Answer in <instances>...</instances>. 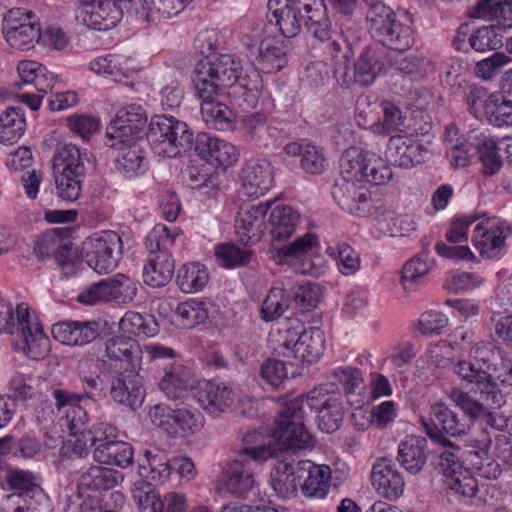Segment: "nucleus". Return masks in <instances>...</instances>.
<instances>
[{
  "label": "nucleus",
  "mask_w": 512,
  "mask_h": 512,
  "mask_svg": "<svg viewBox=\"0 0 512 512\" xmlns=\"http://www.w3.org/2000/svg\"><path fill=\"white\" fill-rule=\"evenodd\" d=\"M242 65L233 55H210L198 62L193 79L200 99L220 96L241 77Z\"/></svg>",
  "instance_id": "nucleus-2"
},
{
  "label": "nucleus",
  "mask_w": 512,
  "mask_h": 512,
  "mask_svg": "<svg viewBox=\"0 0 512 512\" xmlns=\"http://www.w3.org/2000/svg\"><path fill=\"white\" fill-rule=\"evenodd\" d=\"M511 231L509 225L498 219H486L476 225L472 242L481 255L493 258L504 246L505 239Z\"/></svg>",
  "instance_id": "nucleus-21"
},
{
  "label": "nucleus",
  "mask_w": 512,
  "mask_h": 512,
  "mask_svg": "<svg viewBox=\"0 0 512 512\" xmlns=\"http://www.w3.org/2000/svg\"><path fill=\"white\" fill-rule=\"evenodd\" d=\"M366 19L371 36L381 43L384 49L404 52L413 46L412 28L398 21L396 13L384 3L371 4Z\"/></svg>",
  "instance_id": "nucleus-6"
},
{
  "label": "nucleus",
  "mask_w": 512,
  "mask_h": 512,
  "mask_svg": "<svg viewBox=\"0 0 512 512\" xmlns=\"http://www.w3.org/2000/svg\"><path fill=\"white\" fill-rule=\"evenodd\" d=\"M222 489L235 497L245 496L255 485L254 472L245 461L227 464L221 477Z\"/></svg>",
  "instance_id": "nucleus-32"
},
{
  "label": "nucleus",
  "mask_w": 512,
  "mask_h": 512,
  "mask_svg": "<svg viewBox=\"0 0 512 512\" xmlns=\"http://www.w3.org/2000/svg\"><path fill=\"white\" fill-rule=\"evenodd\" d=\"M119 325L125 333L136 336H153L157 331L153 321L148 322L140 313L132 311L125 313Z\"/></svg>",
  "instance_id": "nucleus-61"
},
{
  "label": "nucleus",
  "mask_w": 512,
  "mask_h": 512,
  "mask_svg": "<svg viewBox=\"0 0 512 512\" xmlns=\"http://www.w3.org/2000/svg\"><path fill=\"white\" fill-rule=\"evenodd\" d=\"M484 109L489 124L496 127L512 126V100L492 93L485 99Z\"/></svg>",
  "instance_id": "nucleus-49"
},
{
  "label": "nucleus",
  "mask_w": 512,
  "mask_h": 512,
  "mask_svg": "<svg viewBox=\"0 0 512 512\" xmlns=\"http://www.w3.org/2000/svg\"><path fill=\"white\" fill-rule=\"evenodd\" d=\"M371 483L377 493L389 500L398 499L404 492L405 482L390 459L377 461L371 471Z\"/></svg>",
  "instance_id": "nucleus-23"
},
{
  "label": "nucleus",
  "mask_w": 512,
  "mask_h": 512,
  "mask_svg": "<svg viewBox=\"0 0 512 512\" xmlns=\"http://www.w3.org/2000/svg\"><path fill=\"white\" fill-rule=\"evenodd\" d=\"M297 476L304 478L300 483L302 493L306 497L324 498L329 489L330 468L324 465H315L309 460L296 462Z\"/></svg>",
  "instance_id": "nucleus-26"
},
{
  "label": "nucleus",
  "mask_w": 512,
  "mask_h": 512,
  "mask_svg": "<svg viewBox=\"0 0 512 512\" xmlns=\"http://www.w3.org/2000/svg\"><path fill=\"white\" fill-rule=\"evenodd\" d=\"M260 63L267 73L277 72L286 65V51L282 45L263 41L259 48Z\"/></svg>",
  "instance_id": "nucleus-58"
},
{
  "label": "nucleus",
  "mask_w": 512,
  "mask_h": 512,
  "mask_svg": "<svg viewBox=\"0 0 512 512\" xmlns=\"http://www.w3.org/2000/svg\"><path fill=\"white\" fill-rule=\"evenodd\" d=\"M453 370L461 379L474 385V391L481 395L487 403L486 406L500 408L505 403L504 395L493 381L492 375L482 369L478 363L460 361ZM482 417H485V423L488 426L502 431L503 413L491 412L486 407V413H483Z\"/></svg>",
  "instance_id": "nucleus-9"
},
{
  "label": "nucleus",
  "mask_w": 512,
  "mask_h": 512,
  "mask_svg": "<svg viewBox=\"0 0 512 512\" xmlns=\"http://www.w3.org/2000/svg\"><path fill=\"white\" fill-rule=\"evenodd\" d=\"M473 146L481 163V171L484 176L490 177L497 174L503 166V161L498 151L494 138L480 134L474 139Z\"/></svg>",
  "instance_id": "nucleus-42"
},
{
  "label": "nucleus",
  "mask_w": 512,
  "mask_h": 512,
  "mask_svg": "<svg viewBox=\"0 0 512 512\" xmlns=\"http://www.w3.org/2000/svg\"><path fill=\"white\" fill-rule=\"evenodd\" d=\"M2 29L9 45L16 49H29L41 38V29L34 13L23 8L9 10Z\"/></svg>",
  "instance_id": "nucleus-13"
},
{
  "label": "nucleus",
  "mask_w": 512,
  "mask_h": 512,
  "mask_svg": "<svg viewBox=\"0 0 512 512\" xmlns=\"http://www.w3.org/2000/svg\"><path fill=\"white\" fill-rule=\"evenodd\" d=\"M280 421V410L278 411V418L275 420L274 427L271 430V439L266 443L263 435L253 429L247 430L242 437L244 448L240 450L239 454L242 457H247L257 463H263L269 458L278 457L280 453L286 451L302 450L301 448H290L285 446V439H280L276 430Z\"/></svg>",
  "instance_id": "nucleus-17"
},
{
  "label": "nucleus",
  "mask_w": 512,
  "mask_h": 512,
  "mask_svg": "<svg viewBox=\"0 0 512 512\" xmlns=\"http://www.w3.org/2000/svg\"><path fill=\"white\" fill-rule=\"evenodd\" d=\"M426 149L419 143L404 139L402 136H392L385 152L386 159L394 166L411 168L424 162Z\"/></svg>",
  "instance_id": "nucleus-33"
},
{
  "label": "nucleus",
  "mask_w": 512,
  "mask_h": 512,
  "mask_svg": "<svg viewBox=\"0 0 512 512\" xmlns=\"http://www.w3.org/2000/svg\"><path fill=\"white\" fill-rule=\"evenodd\" d=\"M53 396L56 400L58 409L66 405H70V409L66 414L67 426L70 434H75L84 431H92L88 428L89 417L87 411L78 405L83 399L90 398L87 391L83 393H74L64 389H56L53 391Z\"/></svg>",
  "instance_id": "nucleus-29"
},
{
  "label": "nucleus",
  "mask_w": 512,
  "mask_h": 512,
  "mask_svg": "<svg viewBox=\"0 0 512 512\" xmlns=\"http://www.w3.org/2000/svg\"><path fill=\"white\" fill-rule=\"evenodd\" d=\"M364 181L373 185H384L392 178L391 168L386 161L373 152H369L366 160Z\"/></svg>",
  "instance_id": "nucleus-60"
},
{
  "label": "nucleus",
  "mask_w": 512,
  "mask_h": 512,
  "mask_svg": "<svg viewBox=\"0 0 512 512\" xmlns=\"http://www.w3.org/2000/svg\"><path fill=\"white\" fill-rule=\"evenodd\" d=\"M105 354L110 361L116 363L117 369L139 368L140 356L136 341L130 337L116 336L105 343Z\"/></svg>",
  "instance_id": "nucleus-37"
},
{
  "label": "nucleus",
  "mask_w": 512,
  "mask_h": 512,
  "mask_svg": "<svg viewBox=\"0 0 512 512\" xmlns=\"http://www.w3.org/2000/svg\"><path fill=\"white\" fill-rule=\"evenodd\" d=\"M133 498L141 512H162L164 503L149 483L141 482L133 489ZM167 512H185L184 497L171 494L165 498Z\"/></svg>",
  "instance_id": "nucleus-36"
},
{
  "label": "nucleus",
  "mask_w": 512,
  "mask_h": 512,
  "mask_svg": "<svg viewBox=\"0 0 512 512\" xmlns=\"http://www.w3.org/2000/svg\"><path fill=\"white\" fill-rule=\"evenodd\" d=\"M240 131L247 141H253L261 144L267 134V117L261 113L246 115L241 119Z\"/></svg>",
  "instance_id": "nucleus-59"
},
{
  "label": "nucleus",
  "mask_w": 512,
  "mask_h": 512,
  "mask_svg": "<svg viewBox=\"0 0 512 512\" xmlns=\"http://www.w3.org/2000/svg\"><path fill=\"white\" fill-rule=\"evenodd\" d=\"M393 55L383 47L368 46L354 63V81L360 86L371 85L376 77L392 67Z\"/></svg>",
  "instance_id": "nucleus-19"
},
{
  "label": "nucleus",
  "mask_w": 512,
  "mask_h": 512,
  "mask_svg": "<svg viewBox=\"0 0 512 512\" xmlns=\"http://www.w3.org/2000/svg\"><path fill=\"white\" fill-rule=\"evenodd\" d=\"M21 108L9 107L0 114V143L13 144L24 133L25 119Z\"/></svg>",
  "instance_id": "nucleus-47"
},
{
  "label": "nucleus",
  "mask_w": 512,
  "mask_h": 512,
  "mask_svg": "<svg viewBox=\"0 0 512 512\" xmlns=\"http://www.w3.org/2000/svg\"><path fill=\"white\" fill-rule=\"evenodd\" d=\"M133 448L123 441L110 440L102 431L100 442L94 448L93 457L101 464L126 468L133 463Z\"/></svg>",
  "instance_id": "nucleus-35"
},
{
  "label": "nucleus",
  "mask_w": 512,
  "mask_h": 512,
  "mask_svg": "<svg viewBox=\"0 0 512 512\" xmlns=\"http://www.w3.org/2000/svg\"><path fill=\"white\" fill-rule=\"evenodd\" d=\"M87 264L97 273L112 271L121 254V237L113 231L96 234L85 243Z\"/></svg>",
  "instance_id": "nucleus-16"
},
{
  "label": "nucleus",
  "mask_w": 512,
  "mask_h": 512,
  "mask_svg": "<svg viewBox=\"0 0 512 512\" xmlns=\"http://www.w3.org/2000/svg\"><path fill=\"white\" fill-rule=\"evenodd\" d=\"M209 281L206 267L199 262H191L182 265L177 273L176 282L181 291L196 293L201 291Z\"/></svg>",
  "instance_id": "nucleus-45"
},
{
  "label": "nucleus",
  "mask_w": 512,
  "mask_h": 512,
  "mask_svg": "<svg viewBox=\"0 0 512 512\" xmlns=\"http://www.w3.org/2000/svg\"><path fill=\"white\" fill-rule=\"evenodd\" d=\"M126 59L117 54H109L93 59L89 68L96 74L111 76L115 81L121 82L127 77L124 64Z\"/></svg>",
  "instance_id": "nucleus-53"
},
{
  "label": "nucleus",
  "mask_w": 512,
  "mask_h": 512,
  "mask_svg": "<svg viewBox=\"0 0 512 512\" xmlns=\"http://www.w3.org/2000/svg\"><path fill=\"white\" fill-rule=\"evenodd\" d=\"M396 459L408 473L417 475L427 462V440L415 435L406 436L398 445Z\"/></svg>",
  "instance_id": "nucleus-34"
},
{
  "label": "nucleus",
  "mask_w": 512,
  "mask_h": 512,
  "mask_svg": "<svg viewBox=\"0 0 512 512\" xmlns=\"http://www.w3.org/2000/svg\"><path fill=\"white\" fill-rule=\"evenodd\" d=\"M295 3L300 7V18L308 33L319 41L327 42L332 57L341 51L342 43L348 48L344 58L349 61L354 56V48L348 41L333 39L332 24L324 0H295Z\"/></svg>",
  "instance_id": "nucleus-10"
},
{
  "label": "nucleus",
  "mask_w": 512,
  "mask_h": 512,
  "mask_svg": "<svg viewBox=\"0 0 512 512\" xmlns=\"http://www.w3.org/2000/svg\"><path fill=\"white\" fill-rule=\"evenodd\" d=\"M241 180L246 195L256 198L264 195L273 181L270 164L258 159L247 161L241 172Z\"/></svg>",
  "instance_id": "nucleus-31"
},
{
  "label": "nucleus",
  "mask_w": 512,
  "mask_h": 512,
  "mask_svg": "<svg viewBox=\"0 0 512 512\" xmlns=\"http://www.w3.org/2000/svg\"><path fill=\"white\" fill-rule=\"evenodd\" d=\"M7 483L12 489L17 490L19 496L23 497L26 502L30 500L45 501L44 490L35 482L34 476L30 472L11 471L7 475Z\"/></svg>",
  "instance_id": "nucleus-48"
},
{
  "label": "nucleus",
  "mask_w": 512,
  "mask_h": 512,
  "mask_svg": "<svg viewBox=\"0 0 512 512\" xmlns=\"http://www.w3.org/2000/svg\"><path fill=\"white\" fill-rule=\"evenodd\" d=\"M57 195L65 201H76L82 192L86 173L80 149L73 144L59 145L52 158Z\"/></svg>",
  "instance_id": "nucleus-7"
},
{
  "label": "nucleus",
  "mask_w": 512,
  "mask_h": 512,
  "mask_svg": "<svg viewBox=\"0 0 512 512\" xmlns=\"http://www.w3.org/2000/svg\"><path fill=\"white\" fill-rule=\"evenodd\" d=\"M178 235V231H170L164 224L155 225L147 235L145 246L150 258L143 268V278L147 285L163 287L171 281L175 263L167 249Z\"/></svg>",
  "instance_id": "nucleus-4"
},
{
  "label": "nucleus",
  "mask_w": 512,
  "mask_h": 512,
  "mask_svg": "<svg viewBox=\"0 0 512 512\" xmlns=\"http://www.w3.org/2000/svg\"><path fill=\"white\" fill-rule=\"evenodd\" d=\"M201 100V114L208 125L220 131L233 128L235 114L227 105L216 101V98Z\"/></svg>",
  "instance_id": "nucleus-44"
},
{
  "label": "nucleus",
  "mask_w": 512,
  "mask_h": 512,
  "mask_svg": "<svg viewBox=\"0 0 512 512\" xmlns=\"http://www.w3.org/2000/svg\"><path fill=\"white\" fill-rule=\"evenodd\" d=\"M511 62L512 55H509L507 52L496 51L489 57L475 63L474 75L484 81H491Z\"/></svg>",
  "instance_id": "nucleus-52"
},
{
  "label": "nucleus",
  "mask_w": 512,
  "mask_h": 512,
  "mask_svg": "<svg viewBox=\"0 0 512 512\" xmlns=\"http://www.w3.org/2000/svg\"><path fill=\"white\" fill-rule=\"evenodd\" d=\"M196 153L215 166L229 167L238 159L236 147L226 140L212 137L207 133L199 134L195 141Z\"/></svg>",
  "instance_id": "nucleus-22"
},
{
  "label": "nucleus",
  "mask_w": 512,
  "mask_h": 512,
  "mask_svg": "<svg viewBox=\"0 0 512 512\" xmlns=\"http://www.w3.org/2000/svg\"><path fill=\"white\" fill-rule=\"evenodd\" d=\"M427 435L444 447L446 451L459 452V448L452 444L447 437H461L468 433L471 428V421L462 418L457 412L444 403H436L430 408L428 420L421 419Z\"/></svg>",
  "instance_id": "nucleus-11"
},
{
  "label": "nucleus",
  "mask_w": 512,
  "mask_h": 512,
  "mask_svg": "<svg viewBox=\"0 0 512 512\" xmlns=\"http://www.w3.org/2000/svg\"><path fill=\"white\" fill-rule=\"evenodd\" d=\"M147 139L155 154L173 158L192 147L193 132L185 122L158 116L149 125Z\"/></svg>",
  "instance_id": "nucleus-8"
},
{
  "label": "nucleus",
  "mask_w": 512,
  "mask_h": 512,
  "mask_svg": "<svg viewBox=\"0 0 512 512\" xmlns=\"http://www.w3.org/2000/svg\"><path fill=\"white\" fill-rule=\"evenodd\" d=\"M449 398L464 413L461 417L471 421V426L478 418L482 417L483 413H486L487 403L484 404L473 399L467 392L452 389Z\"/></svg>",
  "instance_id": "nucleus-56"
},
{
  "label": "nucleus",
  "mask_w": 512,
  "mask_h": 512,
  "mask_svg": "<svg viewBox=\"0 0 512 512\" xmlns=\"http://www.w3.org/2000/svg\"><path fill=\"white\" fill-rule=\"evenodd\" d=\"M268 221L273 240L281 241L291 237L295 232L300 215L291 206L277 205L272 209Z\"/></svg>",
  "instance_id": "nucleus-41"
},
{
  "label": "nucleus",
  "mask_w": 512,
  "mask_h": 512,
  "mask_svg": "<svg viewBox=\"0 0 512 512\" xmlns=\"http://www.w3.org/2000/svg\"><path fill=\"white\" fill-rule=\"evenodd\" d=\"M71 242L65 241L56 229L43 233L35 242L34 254L40 260L67 256L70 253Z\"/></svg>",
  "instance_id": "nucleus-46"
},
{
  "label": "nucleus",
  "mask_w": 512,
  "mask_h": 512,
  "mask_svg": "<svg viewBox=\"0 0 512 512\" xmlns=\"http://www.w3.org/2000/svg\"><path fill=\"white\" fill-rule=\"evenodd\" d=\"M273 349L283 357L294 358L301 363H314L324 352L325 337L321 329L311 327H285L270 335Z\"/></svg>",
  "instance_id": "nucleus-5"
},
{
  "label": "nucleus",
  "mask_w": 512,
  "mask_h": 512,
  "mask_svg": "<svg viewBox=\"0 0 512 512\" xmlns=\"http://www.w3.org/2000/svg\"><path fill=\"white\" fill-rule=\"evenodd\" d=\"M383 112L382 121L378 123L377 130L381 134H390L400 130L404 124L405 117L398 106L393 102L384 100L381 102Z\"/></svg>",
  "instance_id": "nucleus-64"
},
{
  "label": "nucleus",
  "mask_w": 512,
  "mask_h": 512,
  "mask_svg": "<svg viewBox=\"0 0 512 512\" xmlns=\"http://www.w3.org/2000/svg\"><path fill=\"white\" fill-rule=\"evenodd\" d=\"M332 381L319 385L307 395H299L285 401L280 409V421L276 434L285 439V446L306 449L312 445V436L304 426L307 410L318 413V426L326 433L339 429L344 413V394L356 393L362 384L357 369L337 368L331 373Z\"/></svg>",
  "instance_id": "nucleus-1"
},
{
  "label": "nucleus",
  "mask_w": 512,
  "mask_h": 512,
  "mask_svg": "<svg viewBox=\"0 0 512 512\" xmlns=\"http://www.w3.org/2000/svg\"><path fill=\"white\" fill-rule=\"evenodd\" d=\"M6 332L20 338L21 350L32 359L44 357L47 352L48 338L29 307L22 303L16 307V322L10 304L0 303V332Z\"/></svg>",
  "instance_id": "nucleus-3"
},
{
  "label": "nucleus",
  "mask_w": 512,
  "mask_h": 512,
  "mask_svg": "<svg viewBox=\"0 0 512 512\" xmlns=\"http://www.w3.org/2000/svg\"><path fill=\"white\" fill-rule=\"evenodd\" d=\"M175 316L182 328L189 329L204 323L208 318V311L204 302L190 300L177 305Z\"/></svg>",
  "instance_id": "nucleus-51"
},
{
  "label": "nucleus",
  "mask_w": 512,
  "mask_h": 512,
  "mask_svg": "<svg viewBox=\"0 0 512 512\" xmlns=\"http://www.w3.org/2000/svg\"><path fill=\"white\" fill-rule=\"evenodd\" d=\"M502 38L500 27L496 25L482 26L468 37V43L474 51L479 53L496 52L503 46Z\"/></svg>",
  "instance_id": "nucleus-50"
},
{
  "label": "nucleus",
  "mask_w": 512,
  "mask_h": 512,
  "mask_svg": "<svg viewBox=\"0 0 512 512\" xmlns=\"http://www.w3.org/2000/svg\"><path fill=\"white\" fill-rule=\"evenodd\" d=\"M139 368L114 369L110 372V397L131 410L139 408L145 398L144 378Z\"/></svg>",
  "instance_id": "nucleus-12"
},
{
  "label": "nucleus",
  "mask_w": 512,
  "mask_h": 512,
  "mask_svg": "<svg viewBox=\"0 0 512 512\" xmlns=\"http://www.w3.org/2000/svg\"><path fill=\"white\" fill-rule=\"evenodd\" d=\"M20 80L30 87L19 95L22 103L32 111L39 109L43 95L50 91L55 83L56 76L48 69L35 61H21L17 66Z\"/></svg>",
  "instance_id": "nucleus-14"
},
{
  "label": "nucleus",
  "mask_w": 512,
  "mask_h": 512,
  "mask_svg": "<svg viewBox=\"0 0 512 512\" xmlns=\"http://www.w3.org/2000/svg\"><path fill=\"white\" fill-rule=\"evenodd\" d=\"M101 333L97 321H63L52 326L53 337L66 345L82 346L96 340Z\"/></svg>",
  "instance_id": "nucleus-25"
},
{
  "label": "nucleus",
  "mask_w": 512,
  "mask_h": 512,
  "mask_svg": "<svg viewBox=\"0 0 512 512\" xmlns=\"http://www.w3.org/2000/svg\"><path fill=\"white\" fill-rule=\"evenodd\" d=\"M458 453L443 451L439 454L438 466L445 477L446 486L454 493L471 498L475 496L478 485L469 469L465 468Z\"/></svg>",
  "instance_id": "nucleus-18"
},
{
  "label": "nucleus",
  "mask_w": 512,
  "mask_h": 512,
  "mask_svg": "<svg viewBox=\"0 0 512 512\" xmlns=\"http://www.w3.org/2000/svg\"><path fill=\"white\" fill-rule=\"evenodd\" d=\"M269 203L242 208L238 213L235 228L241 241L254 244L260 241L265 231V215Z\"/></svg>",
  "instance_id": "nucleus-27"
},
{
  "label": "nucleus",
  "mask_w": 512,
  "mask_h": 512,
  "mask_svg": "<svg viewBox=\"0 0 512 512\" xmlns=\"http://www.w3.org/2000/svg\"><path fill=\"white\" fill-rule=\"evenodd\" d=\"M192 371L182 364H173L159 383L160 390L172 401H185L195 386Z\"/></svg>",
  "instance_id": "nucleus-30"
},
{
  "label": "nucleus",
  "mask_w": 512,
  "mask_h": 512,
  "mask_svg": "<svg viewBox=\"0 0 512 512\" xmlns=\"http://www.w3.org/2000/svg\"><path fill=\"white\" fill-rule=\"evenodd\" d=\"M122 476L119 472L102 466H90L82 471L77 480L79 490H109L114 488Z\"/></svg>",
  "instance_id": "nucleus-40"
},
{
  "label": "nucleus",
  "mask_w": 512,
  "mask_h": 512,
  "mask_svg": "<svg viewBox=\"0 0 512 512\" xmlns=\"http://www.w3.org/2000/svg\"><path fill=\"white\" fill-rule=\"evenodd\" d=\"M269 23L275 24L287 38L295 37L301 30L300 7L295 0H268Z\"/></svg>",
  "instance_id": "nucleus-24"
},
{
  "label": "nucleus",
  "mask_w": 512,
  "mask_h": 512,
  "mask_svg": "<svg viewBox=\"0 0 512 512\" xmlns=\"http://www.w3.org/2000/svg\"><path fill=\"white\" fill-rule=\"evenodd\" d=\"M332 195L343 209L353 214L360 212V204L365 203L369 198V195L362 187L356 185L355 182L345 179H341L334 184Z\"/></svg>",
  "instance_id": "nucleus-43"
},
{
  "label": "nucleus",
  "mask_w": 512,
  "mask_h": 512,
  "mask_svg": "<svg viewBox=\"0 0 512 512\" xmlns=\"http://www.w3.org/2000/svg\"><path fill=\"white\" fill-rule=\"evenodd\" d=\"M392 67L414 81L424 80L435 72L434 62L423 54L393 55Z\"/></svg>",
  "instance_id": "nucleus-39"
},
{
  "label": "nucleus",
  "mask_w": 512,
  "mask_h": 512,
  "mask_svg": "<svg viewBox=\"0 0 512 512\" xmlns=\"http://www.w3.org/2000/svg\"><path fill=\"white\" fill-rule=\"evenodd\" d=\"M147 122V116L142 106L130 104L118 111L115 118L106 128V144L115 147L117 144L131 143L140 137Z\"/></svg>",
  "instance_id": "nucleus-15"
},
{
  "label": "nucleus",
  "mask_w": 512,
  "mask_h": 512,
  "mask_svg": "<svg viewBox=\"0 0 512 512\" xmlns=\"http://www.w3.org/2000/svg\"><path fill=\"white\" fill-rule=\"evenodd\" d=\"M200 406L210 415L223 413L233 401V391L222 382L205 381L194 394Z\"/></svg>",
  "instance_id": "nucleus-28"
},
{
  "label": "nucleus",
  "mask_w": 512,
  "mask_h": 512,
  "mask_svg": "<svg viewBox=\"0 0 512 512\" xmlns=\"http://www.w3.org/2000/svg\"><path fill=\"white\" fill-rule=\"evenodd\" d=\"M369 151H362L353 155L351 152H346L340 163V172L342 179L352 182L364 181L366 171V160Z\"/></svg>",
  "instance_id": "nucleus-54"
},
{
  "label": "nucleus",
  "mask_w": 512,
  "mask_h": 512,
  "mask_svg": "<svg viewBox=\"0 0 512 512\" xmlns=\"http://www.w3.org/2000/svg\"><path fill=\"white\" fill-rule=\"evenodd\" d=\"M80 2L83 7L79 17L83 24L90 28L107 31L122 19L123 7L116 4L115 0H80Z\"/></svg>",
  "instance_id": "nucleus-20"
},
{
  "label": "nucleus",
  "mask_w": 512,
  "mask_h": 512,
  "mask_svg": "<svg viewBox=\"0 0 512 512\" xmlns=\"http://www.w3.org/2000/svg\"><path fill=\"white\" fill-rule=\"evenodd\" d=\"M287 308L288 301L284 295V291L280 288H273L262 303V319L267 322L273 321L282 316Z\"/></svg>",
  "instance_id": "nucleus-62"
},
{
  "label": "nucleus",
  "mask_w": 512,
  "mask_h": 512,
  "mask_svg": "<svg viewBox=\"0 0 512 512\" xmlns=\"http://www.w3.org/2000/svg\"><path fill=\"white\" fill-rule=\"evenodd\" d=\"M296 463L282 460L271 471L270 484L279 498L290 499L297 494L299 480Z\"/></svg>",
  "instance_id": "nucleus-38"
},
{
  "label": "nucleus",
  "mask_w": 512,
  "mask_h": 512,
  "mask_svg": "<svg viewBox=\"0 0 512 512\" xmlns=\"http://www.w3.org/2000/svg\"><path fill=\"white\" fill-rule=\"evenodd\" d=\"M422 256L423 254L412 258L401 271V283L406 292L416 291L420 278L427 275L431 269Z\"/></svg>",
  "instance_id": "nucleus-57"
},
{
  "label": "nucleus",
  "mask_w": 512,
  "mask_h": 512,
  "mask_svg": "<svg viewBox=\"0 0 512 512\" xmlns=\"http://www.w3.org/2000/svg\"><path fill=\"white\" fill-rule=\"evenodd\" d=\"M215 255L221 265L226 268L246 265L251 259V252L249 250L241 249L232 244H225L216 247Z\"/></svg>",
  "instance_id": "nucleus-63"
},
{
  "label": "nucleus",
  "mask_w": 512,
  "mask_h": 512,
  "mask_svg": "<svg viewBox=\"0 0 512 512\" xmlns=\"http://www.w3.org/2000/svg\"><path fill=\"white\" fill-rule=\"evenodd\" d=\"M128 148L115 160V167L119 174L125 178H132L140 173L143 155L142 151L131 143H126Z\"/></svg>",
  "instance_id": "nucleus-55"
}]
</instances>
